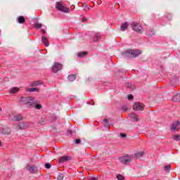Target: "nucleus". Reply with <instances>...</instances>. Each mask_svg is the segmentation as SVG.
<instances>
[{
	"instance_id": "11",
	"label": "nucleus",
	"mask_w": 180,
	"mask_h": 180,
	"mask_svg": "<svg viewBox=\"0 0 180 180\" xmlns=\"http://www.w3.org/2000/svg\"><path fill=\"white\" fill-rule=\"evenodd\" d=\"M129 117H131V119L134 120V122H139V120L140 119V117L134 112L129 114Z\"/></svg>"
},
{
	"instance_id": "32",
	"label": "nucleus",
	"mask_w": 180,
	"mask_h": 180,
	"mask_svg": "<svg viewBox=\"0 0 180 180\" xmlns=\"http://www.w3.org/2000/svg\"><path fill=\"white\" fill-rule=\"evenodd\" d=\"M128 99H129V101H131V99H133V95L129 94V95L128 96Z\"/></svg>"
},
{
	"instance_id": "6",
	"label": "nucleus",
	"mask_w": 180,
	"mask_h": 180,
	"mask_svg": "<svg viewBox=\"0 0 180 180\" xmlns=\"http://www.w3.org/2000/svg\"><path fill=\"white\" fill-rule=\"evenodd\" d=\"M63 69V65L61 63H55L54 65L52 67L53 72H58L60 70Z\"/></svg>"
},
{
	"instance_id": "8",
	"label": "nucleus",
	"mask_w": 180,
	"mask_h": 180,
	"mask_svg": "<svg viewBox=\"0 0 180 180\" xmlns=\"http://www.w3.org/2000/svg\"><path fill=\"white\" fill-rule=\"evenodd\" d=\"M134 110H143L144 109V104L141 103H135L133 105Z\"/></svg>"
},
{
	"instance_id": "7",
	"label": "nucleus",
	"mask_w": 180,
	"mask_h": 180,
	"mask_svg": "<svg viewBox=\"0 0 180 180\" xmlns=\"http://www.w3.org/2000/svg\"><path fill=\"white\" fill-rule=\"evenodd\" d=\"M171 129L172 131H178L180 129V122L175 121L172 124Z\"/></svg>"
},
{
	"instance_id": "20",
	"label": "nucleus",
	"mask_w": 180,
	"mask_h": 180,
	"mask_svg": "<svg viewBox=\"0 0 180 180\" xmlns=\"http://www.w3.org/2000/svg\"><path fill=\"white\" fill-rule=\"evenodd\" d=\"M39 85H41V82L37 81L31 83V86H39Z\"/></svg>"
},
{
	"instance_id": "2",
	"label": "nucleus",
	"mask_w": 180,
	"mask_h": 180,
	"mask_svg": "<svg viewBox=\"0 0 180 180\" xmlns=\"http://www.w3.org/2000/svg\"><path fill=\"white\" fill-rule=\"evenodd\" d=\"M133 155H127L124 154L119 157V161L120 162H122V164H124L125 165H129L130 162H131V160H133Z\"/></svg>"
},
{
	"instance_id": "39",
	"label": "nucleus",
	"mask_w": 180,
	"mask_h": 180,
	"mask_svg": "<svg viewBox=\"0 0 180 180\" xmlns=\"http://www.w3.org/2000/svg\"><path fill=\"white\" fill-rule=\"evenodd\" d=\"M60 178H61V176H58V179H60Z\"/></svg>"
},
{
	"instance_id": "21",
	"label": "nucleus",
	"mask_w": 180,
	"mask_h": 180,
	"mask_svg": "<svg viewBox=\"0 0 180 180\" xmlns=\"http://www.w3.org/2000/svg\"><path fill=\"white\" fill-rule=\"evenodd\" d=\"M99 39H101V34H99V33L95 34L94 38V41H98V40H99Z\"/></svg>"
},
{
	"instance_id": "33",
	"label": "nucleus",
	"mask_w": 180,
	"mask_h": 180,
	"mask_svg": "<svg viewBox=\"0 0 180 180\" xmlns=\"http://www.w3.org/2000/svg\"><path fill=\"white\" fill-rule=\"evenodd\" d=\"M75 143L76 144H79V143H81V139H76Z\"/></svg>"
},
{
	"instance_id": "41",
	"label": "nucleus",
	"mask_w": 180,
	"mask_h": 180,
	"mask_svg": "<svg viewBox=\"0 0 180 180\" xmlns=\"http://www.w3.org/2000/svg\"><path fill=\"white\" fill-rule=\"evenodd\" d=\"M0 146H1V142H0Z\"/></svg>"
},
{
	"instance_id": "27",
	"label": "nucleus",
	"mask_w": 180,
	"mask_h": 180,
	"mask_svg": "<svg viewBox=\"0 0 180 180\" xmlns=\"http://www.w3.org/2000/svg\"><path fill=\"white\" fill-rule=\"evenodd\" d=\"M103 122L105 123V127H107V129H109V124H108V119H105V120H103Z\"/></svg>"
},
{
	"instance_id": "12",
	"label": "nucleus",
	"mask_w": 180,
	"mask_h": 180,
	"mask_svg": "<svg viewBox=\"0 0 180 180\" xmlns=\"http://www.w3.org/2000/svg\"><path fill=\"white\" fill-rule=\"evenodd\" d=\"M133 155V158H141L144 155V151H139L135 153Z\"/></svg>"
},
{
	"instance_id": "10",
	"label": "nucleus",
	"mask_w": 180,
	"mask_h": 180,
	"mask_svg": "<svg viewBox=\"0 0 180 180\" xmlns=\"http://www.w3.org/2000/svg\"><path fill=\"white\" fill-rule=\"evenodd\" d=\"M17 129H20L21 130H23L25 129H27L28 125L26 122H20L19 124L17 125Z\"/></svg>"
},
{
	"instance_id": "19",
	"label": "nucleus",
	"mask_w": 180,
	"mask_h": 180,
	"mask_svg": "<svg viewBox=\"0 0 180 180\" xmlns=\"http://www.w3.org/2000/svg\"><path fill=\"white\" fill-rule=\"evenodd\" d=\"M172 99L174 102H180V94H176V96H173Z\"/></svg>"
},
{
	"instance_id": "13",
	"label": "nucleus",
	"mask_w": 180,
	"mask_h": 180,
	"mask_svg": "<svg viewBox=\"0 0 180 180\" xmlns=\"http://www.w3.org/2000/svg\"><path fill=\"white\" fill-rule=\"evenodd\" d=\"M41 41L46 47H49V46L50 45V43L49 42V39L46 37H42Z\"/></svg>"
},
{
	"instance_id": "28",
	"label": "nucleus",
	"mask_w": 180,
	"mask_h": 180,
	"mask_svg": "<svg viewBox=\"0 0 180 180\" xmlns=\"http://www.w3.org/2000/svg\"><path fill=\"white\" fill-rule=\"evenodd\" d=\"M117 179L118 180H124V176H123L121 175V174H118V175H117Z\"/></svg>"
},
{
	"instance_id": "15",
	"label": "nucleus",
	"mask_w": 180,
	"mask_h": 180,
	"mask_svg": "<svg viewBox=\"0 0 180 180\" xmlns=\"http://www.w3.org/2000/svg\"><path fill=\"white\" fill-rule=\"evenodd\" d=\"M127 27H129V23L127 22H124L122 25H121V30L122 32H124V30H126V29H127Z\"/></svg>"
},
{
	"instance_id": "40",
	"label": "nucleus",
	"mask_w": 180,
	"mask_h": 180,
	"mask_svg": "<svg viewBox=\"0 0 180 180\" xmlns=\"http://www.w3.org/2000/svg\"><path fill=\"white\" fill-rule=\"evenodd\" d=\"M2 110V108H0V112Z\"/></svg>"
},
{
	"instance_id": "23",
	"label": "nucleus",
	"mask_w": 180,
	"mask_h": 180,
	"mask_svg": "<svg viewBox=\"0 0 180 180\" xmlns=\"http://www.w3.org/2000/svg\"><path fill=\"white\" fill-rule=\"evenodd\" d=\"M18 23L22 24V23H25V17L20 16V17H18Z\"/></svg>"
},
{
	"instance_id": "14",
	"label": "nucleus",
	"mask_w": 180,
	"mask_h": 180,
	"mask_svg": "<svg viewBox=\"0 0 180 180\" xmlns=\"http://www.w3.org/2000/svg\"><path fill=\"white\" fill-rule=\"evenodd\" d=\"M71 160L70 156H63L59 159V162H65V161H70Z\"/></svg>"
},
{
	"instance_id": "30",
	"label": "nucleus",
	"mask_w": 180,
	"mask_h": 180,
	"mask_svg": "<svg viewBox=\"0 0 180 180\" xmlns=\"http://www.w3.org/2000/svg\"><path fill=\"white\" fill-rule=\"evenodd\" d=\"M41 26H42V25L39 22H37L35 24V27H37V29H41Z\"/></svg>"
},
{
	"instance_id": "22",
	"label": "nucleus",
	"mask_w": 180,
	"mask_h": 180,
	"mask_svg": "<svg viewBox=\"0 0 180 180\" xmlns=\"http://www.w3.org/2000/svg\"><path fill=\"white\" fill-rule=\"evenodd\" d=\"M26 91H27L28 92H37L39 91V89L37 88H28L26 89Z\"/></svg>"
},
{
	"instance_id": "18",
	"label": "nucleus",
	"mask_w": 180,
	"mask_h": 180,
	"mask_svg": "<svg viewBox=\"0 0 180 180\" xmlns=\"http://www.w3.org/2000/svg\"><path fill=\"white\" fill-rule=\"evenodd\" d=\"M17 92H19V88L18 87H13L10 89V94H17Z\"/></svg>"
},
{
	"instance_id": "38",
	"label": "nucleus",
	"mask_w": 180,
	"mask_h": 180,
	"mask_svg": "<svg viewBox=\"0 0 180 180\" xmlns=\"http://www.w3.org/2000/svg\"><path fill=\"white\" fill-rule=\"evenodd\" d=\"M126 109H127V106H125L124 110H126Z\"/></svg>"
},
{
	"instance_id": "34",
	"label": "nucleus",
	"mask_w": 180,
	"mask_h": 180,
	"mask_svg": "<svg viewBox=\"0 0 180 180\" xmlns=\"http://www.w3.org/2000/svg\"><path fill=\"white\" fill-rule=\"evenodd\" d=\"M41 33L44 34V33H46V30L41 29Z\"/></svg>"
},
{
	"instance_id": "4",
	"label": "nucleus",
	"mask_w": 180,
	"mask_h": 180,
	"mask_svg": "<svg viewBox=\"0 0 180 180\" xmlns=\"http://www.w3.org/2000/svg\"><path fill=\"white\" fill-rule=\"evenodd\" d=\"M133 30L137 32V33H142L143 32V27L140 25L139 23L137 22H132L131 25Z\"/></svg>"
},
{
	"instance_id": "35",
	"label": "nucleus",
	"mask_w": 180,
	"mask_h": 180,
	"mask_svg": "<svg viewBox=\"0 0 180 180\" xmlns=\"http://www.w3.org/2000/svg\"><path fill=\"white\" fill-rule=\"evenodd\" d=\"M120 137H126V134H120Z\"/></svg>"
},
{
	"instance_id": "9",
	"label": "nucleus",
	"mask_w": 180,
	"mask_h": 180,
	"mask_svg": "<svg viewBox=\"0 0 180 180\" xmlns=\"http://www.w3.org/2000/svg\"><path fill=\"white\" fill-rule=\"evenodd\" d=\"M27 169L31 172V174H34L37 171V167L34 165H28L27 166Z\"/></svg>"
},
{
	"instance_id": "3",
	"label": "nucleus",
	"mask_w": 180,
	"mask_h": 180,
	"mask_svg": "<svg viewBox=\"0 0 180 180\" xmlns=\"http://www.w3.org/2000/svg\"><path fill=\"white\" fill-rule=\"evenodd\" d=\"M56 8L58 9V11H60L61 12H65L66 13L70 12V8H67L65 6H63V3L61 2H57Z\"/></svg>"
},
{
	"instance_id": "24",
	"label": "nucleus",
	"mask_w": 180,
	"mask_h": 180,
	"mask_svg": "<svg viewBox=\"0 0 180 180\" xmlns=\"http://www.w3.org/2000/svg\"><path fill=\"white\" fill-rule=\"evenodd\" d=\"M75 75H70L68 76V79L70 81V82H72V81H75Z\"/></svg>"
},
{
	"instance_id": "25",
	"label": "nucleus",
	"mask_w": 180,
	"mask_h": 180,
	"mask_svg": "<svg viewBox=\"0 0 180 180\" xmlns=\"http://www.w3.org/2000/svg\"><path fill=\"white\" fill-rule=\"evenodd\" d=\"M88 54V53L83 51V52H79L78 53V57H85V56H86Z\"/></svg>"
},
{
	"instance_id": "17",
	"label": "nucleus",
	"mask_w": 180,
	"mask_h": 180,
	"mask_svg": "<svg viewBox=\"0 0 180 180\" xmlns=\"http://www.w3.org/2000/svg\"><path fill=\"white\" fill-rule=\"evenodd\" d=\"M2 133L3 134H11V129L8 127H4Z\"/></svg>"
},
{
	"instance_id": "29",
	"label": "nucleus",
	"mask_w": 180,
	"mask_h": 180,
	"mask_svg": "<svg viewBox=\"0 0 180 180\" xmlns=\"http://www.w3.org/2000/svg\"><path fill=\"white\" fill-rule=\"evenodd\" d=\"M173 139L178 141V140H180V134L179 135H174Z\"/></svg>"
},
{
	"instance_id": "16",
	"label": "nucleus",
	"mask_w": 180,
	"mask_h": 180,
	"mask_svg": "<svg viewBox=\"0 0 180 180\" xmlns=\"http://www.w3.org/2000/svg\"><path fill=\"white\" fill-rule=\"evenodd\" d=\"M22 119H23V117L20 115H14L13 117V120H16L17 122H19V120H22Z\"/></svg>"
},
{
	"instance_id": "5",
	"label": "nucleus",
	"mask_w": 180,
	"mask_h": 180,
	"mask_svg": "<svg viewBox=\"0 0 180 180\" xmlns=\"http://www.w3.org/2000/svg\"><path fill=\"white\" fill-rule=\"evenodd\" d=\"M128 54H129V57H137L141 54V51L140 50H131L129 49L127 51Z\"/></svg>"
},
{
	"instance_id": "26",
	"label": "nucleus",
	"mask_w": 180,
	"mask_h": 180,
	"mask_svg": "<svg viewBox=\"0 0 180 180\" xmlns=\"http://www.w3.org/2000/svg\"><path fill=\"white\" fill-rule=\"evenodd\" d=\"M169 169H171V165H170L165 166V171L166 172H169Z\"/></svg>"
},
{
	"instance_id": "36",
	"label": "nucleus",
	"mask_w": 180,
	"mask_h": 180,
	"mask_svg": "<svg viewBox=\"0 0 180 180\" xmlns=\"http://www.w3.org/2000/svg\"><path fill=\"white\" fill-rule=\"evenodd\" d=\"M68 132L70 133V134H72V131H68Z\"/></svg>"
},
{
	"instance_id": "37",
	"label": "nucleus",
	"mask_w": 180,
	"mask_h": 180,
	"mask_svg": "<svg viewBox=\"0 0 180 180\" xmlns=\"http://www.w3.org/2000/svg\"><path fill=\"white\" fill-rule=\"evenodd\" d=\"M86 19H82V22H85Z\"/></svg>"
},
{
	"instance_id": "31",
	"label": "nucleus",
	"mask_w": 180,
	"mask_h": 180,
	"mask_svg": "<svg viewBox=\"0 0 180 180\" xmlns=\"http://www.w3.org/2000/svg\"><path fill=\"white\" fill-rule=\"evenodd\" d=\"M45 168H46V169H50V168H51V165L46 164L45 165Z\"/></svg>"
},
{
	"instance_id": "1",
	"label": "nucleus",
	"mask_w": 180,
	"mask_h": 180,
	"mask_svg": "<svg viewBox=\"0 0 180 180\" xmlns=\"http://www.w3.org/2000/svg\"><path fill=\"white\" fill-rule=\"evenodd\" d=\"M20 102L27 105L30 108H35V109H41V105L37 103V102L34 101V98L32 96L22 97L20 99Z\"/></svg>"
}]
</instances>
